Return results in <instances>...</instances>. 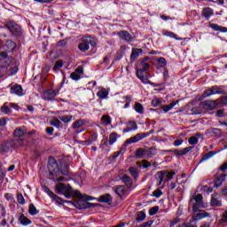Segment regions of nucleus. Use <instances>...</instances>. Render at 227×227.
Segmentation results:
<instances>
[{
    "label": "nucleus",
    "instance_id": "f257e3e1",
    "mask_svg": "<svg viewBox=\"0 0 227 227\" xmlns=\"http://www.w3.org/2000/svg\"><path fill=\"white\" fill-rule=\"evenodd\" d=\"M48 171L50 173V176H58L59 173L64 176H68L70 172L68 171V167L67 165H62L61 168L58 165V161L52 157L49 158L48 160Z\"/></svg>",
    "mask_w": 227,
    "mask_h": 227
},
{
    "label": "nucleus",
    "instance_id": "f03ea898",
    "mask_svg": "<svg viewBox=\"0 0 227 227\" xmlns=\"http://www.w3.org/2000/svg\"><path fill=\"white\" fill-rule=\"evenodd\" d=\"M189 211L193 212L192 223L200 221V193H193L190 199Z\"/></svg>",
    "mask_w": 227,
    "mask_h": 227
},
{
    "label": "nucleus",
    "instance_id": "7ed1b4c3",
    "mask_svg": "<svg viewBox=\"0 0 227 227\" xmlns=\"http://www.w3.org/2000/svg\"><path fill=\"white\" fill-rule=\"evenodd\" d=\"M74 196H76V198H79V201L78 203H82V206H80V209H84V208H91V207H96L95 203H90L88 201H93V200H95V198L91 197V196H88L86 194L82 195V193H81V192L76 191L74 192ZM82 200H84V202H82Z\"/></svg>",
    "mask_w": 227,
    "mask_h": 227
},
{
    "label": "nucleus",
    "instance_id": "20e7f679",
    "mask_svg": "<svg viewBox=\"0 0 227 227\" xmlns=\"http://www.w3.org/2000/svg\"><path fill=\"white\" fill-rule=\"evenodd\" d=\"M55 189L56 192L60 195H64L67 200H70V198H72V194H74V190L70 184H56Z\"/></svg>",
    "mask_w": 227,
    "mask_h": 227
},
{
    "label": "nucleus",
    "instance_id": "39448f33",
    "mask_svg": "<svg viewBox=\"0 0 227 227\" xmlns=\"http://www.w3.org/2000/svg\"><path fill=\"white\" fill-rule=\"evenodd\" d=\"M96 44L95 38L91 35H87L82 39V42L78 44V49L81 52H86V51H90V45L93 47Z\"/></svg>",
    "mask_w": 227,
    "mask_h": 227
},
{
    "label": "nucleus",
    "instance_id": "423d86ee",
    "mask_svg": "<svg viewBox=\"0 0 227 227\" xmlns=\"http://www.w3.org/2000/svg\"><path fill=\"white\" fill-rule=\"evenodd\" d=\"M5 27H7L12 36H20L22 35V28L13 21L7 22Z\"/></svg>",
    "mask_w": 227,
    "mask_h": 227
},
{
    "label": "nucleus",
    "instance_id": "0eeeda50",
    "mask_svg": "<svg viewBox=\"0 0 227 227\" xmlns=\"http://www.w3.org/2000/svg\"><path fill=\"white\" fill-rule=\"evenodd\" d=\"M150 133H138L134 137H129L126 141V145H132L134 143H139V141H143L145 137H148Z\"/></svg>",
    "mask_w": 227,
    "mask_h": 227
},
{
    "label": "nucleus",
    "instance_id": "6e6552de",
    "mask_svg": "<svg viewBox=\"0 0 227 227\" xmlns=\"http://www.w3.org/2000/svg\"><path fill=\"white\" fill-rule=\"evenodd\" d=\"M15 148V142L13 140H8L0 145V152L2 153H8L11 150Z\"/></svg>",
    "mask_w": 227,
    "mask_h": 227
},
{
    "label": "nucleus",
    "instance_id": "1a4fd4ad",
    "mask_svg": "<svg viewBox=\"0 0 227 227\" xmlns=\"http://www.w3.org/2000/svg\"><path fill=\"white\" fill-rule=\"evenodd\" d=\"M222 93H224V90L221 87L215 86L205 90L203 97L205 98L207 97H212V95H221Z\"/></svg>",
    "mask_w": 227,
    "mask_h": 227
},
{
    "label": "nucleus",
    "instance_id": "9d476101",
    "mask_svg": "<svg viewBox=\"0 0 227 227\" xmlns=\"http://www.w3.org/2000/svg\"><path fill=\"white\" fill-rule=\"evenodd\" d=\"M141 54H143V50L142 49L133 48L131 50V54H130V57H129L130 63H134V61H136V59H137V58H139V56H141Z\"/></svg>",
    "mask_w": 227,
    "mask_h": 227
},
{
    "label": "nucleus",
    "instance_id": "9b49d317",
    "mask_svg": "<svg viewBox=\"0 0 227 227\" xmlns=\"http://www.w3.org/2000/svg\"><path fill=\"white\" fill-rule=\"evenodd\" d=\"M54 97H58V92H56V90H45L42 96V98L43 100H52V98H54Z\"/></svg>",
    "mask_w": 227,
    "mask_h": 227
},
{
    "label": "nucleus",
    "instance_id": "f8f14e48",
    "mask_svg": "<svg viewBox=\"0 0 227 227\" xmlns=\"http://www.w3.org/2000/svg\"><path fill=\"white\" fill-rule=\"evenodd\" d=\"M11 93L18 97H24V89H22V86L15 84L11 87Z\"/></svg>",
    "mask_w": 227,
    "mask_h": 227
},
{
    "label": "nucleus",
    "instance_id": "ddd939ff",
    "mask_svg": "<svg viewBox=\"0 0 227 227\" xmlns=\"http://www.w3.org/2000/svg\"><path fill=\"white\" fill-rule=\"evenodd\" d=\"M118 36L120 40H123L124 42H132L133 40L132 35L128 31L118 32Z\"/></svg>",
    "mask_w": 227,
    "mask_h": 227
},
{
    "label": "nucleus",
    "instance_id": "4468645a",
    "mask_svg": "<svg viewBox=\"0 0 227 227\" xmlns=\"http://www.w3.org/2000/svg\"><path fill=\"white\" fill-rule=\"evenodd\" d=\"M201 106L202 107H204V109H207V111H212V109H215V107H217V104L214 100L205 101L201 103Z\"/></svg>",
    "mask_w": 227,
    "mask_h": 227
},
{
    "label": "nucleus",
    "instance_id": "2eb2a0df",
    "mask_svg": "<svg viewBox=\"0 0 227 227\" xmlns=\"http://www.w3.org/2000/svg\"><path fill=\"white\" fill-rule=\"evenodd\" d=\"M97 97H98L100 100H106L109 97V90L101 88V90L98 91Z\"/></svg>",
    "mask_w": 227,
    "mask_h": 227
},
{
    "label": "nucleus",
    "instance_id": "dca6fc26",
    "mask_svg": "<svg viewBox=\"0 0 227 227\" xmlns=\"http://www.w3.org/2000/svg\"><path fill=\"white\" fill-rule=\"evenodd\" d=\"M166 181V174H164V172H158L156 175V184L158 185V187H160V185H162V184H165Z\"/></svg>",
    "mask_w": 227,
    "mask_h": 227
},
{
    "label": "nucleus",
    "instance_id": "f3484780",
    "mask_svg": "<svg viewBox=\"0 0 227 227\" xmlns=\"http://www.w3.org/2000/svg\"><path fill=\"white\" fill-rule=\"evenodd\" d=\"M137 77L141 81V82H143V84H150L148 76L145 75V73H142L141 70H137Z\"/></svg>",
    "mask_w": 227,
    "mask_h": 227
},
{
    "label": "nucleus",
    "instance_id": "a211bd4d",
    "mask_svg": "<svg viewBox=\"0 0 227 227\" xmlns=\"http://www.w3.org/2000/svg\"><path fill=\"white\" fill-rule=\"evenodd\" d=\"M211 205L212 207H221L223 203L221 202V196L219 194L215 193L211 198Z\"/></svg>",
    "mask_w": 227,
    "mask_h": 227
},
{
    "label": "nucleus",
    "instance_id": "6ab92c4d",
    "mask_svg": "<svg viewBox=\"0 0 227 227\" xmlns=\"http://www.w3.org/2000/svg\"><path fill=\"white\" fill-rule=\"evenodd\" d=\"M98 201H99V203H108V205H110V203L113 201V197H111V194L106 193L105 195H101L98 199Z\"/></svg>",
    "mask_w": 227,
    "mask_h": 227
},
{
    "label": "nucleus",
    "instance_id": "aec40b11",
    "mask_svg": "<svg viewBox=\"0 0 227 227\" xmlns=\"http://www.w3.org/2000/svg\"><path fill=\"white\" fill-rule=\"evenodd\" d=\"M129 173L131 175L132 178L137 181V178H139V174L141 173L139 169H137L136 167H129Z\"/></svg>",
    "mask_w": 227,
    "mask_h": 227
},
{
    "label": "nucleus",
    "instance_id": "412c9836",
    "mask_svg": "<svg viewBox=\"0 0 227 227\" xmlns=\"http://www.w3.org/2000/svg\"><path fill=\"white\" fill-rule=\"evenodd\" d=\"M128 125L129 127H127L124 129H122L123 134H127V132H132V130L137 129V124H136V121H129L128 122Z\"/></svg>",
    "mask_w": 227,
    "mask_h": 227
},
{
    "label": "nucleus",
    "instance_id": "4be33fe9",
    "mask_svg": "<svg viewBox=\"0 0 227 227\" xmlns=\"http://www.w3.org/2000/svg\"><path fill=\"white\" fill-rule=\"evenodd\" d=\"M115 192L118 196H120V198H124L127 196V189L123 185L118 186L115 189Z\"/></svg>",
    "mask_w": 227,
    "mask_h": 227
},
{
    "label": "nucleus",
    "instance_id": "5701e85b",
    "mask_svg": "<svg viewBox=\"0 0 227 227\" xmlns=\"http://www.w3.org/2000/svg\"><path fill=\"white\" fill-rule=\"evenodd\" d=\"M225 180H226V175H222L218 176L215 182L214 187L217 189L218 187L222 186L223 184H224Z\"/></svg>",
    "mask_w": 227,
    "mask_h": 227
},
{
    "label": "nucleus",
    "instance_id": "b1692460",
    "mask_svg": "<svg viewBox=\"0 0 227 227\" xmlns=\"http://www.w3.org/2000/svg\"><path fill=\"white\" fill-rule=\"evenodd\" d=\"M145 155H147V159H152L157 155V148L156 147H149L145 151Z\"/></svg>",
    "mask_w": 227,
    "mask_h": 227
},
{
    "label": "nucleus",
    "instance_id": "393cba45",
    "mask_svg": "<svg viewBox=\"0 0 227 227\" xmlns=\"http://www.w3.org/2000/svg\"><path fill=\"white\" fill-rule=\"evenodd\" d=\"M121 182H123V184H125L126 187H128V189H130V187H132V177L125 175L121 178Z\"/></svg>",
    "mask_w": 227,
    "mask_h": 227
},
{
    "label": "nucleus",
    "instance_id": "a878e982",
    "mask_svg": "<svg viewBox=\"0 0 227 227\" xmlns=\"http://www.w3.org/2000/svg\"><path fill=\"white\" fill-rule=\"evenodd\" d=\"M150 69V64L145 62V60H142L139 64V68L137 70H141L142 74H145V72H148Z\"/></svg>",
    "mask_w": 227,
    "mask_h": 227
},
{
    "label": "nucleus",
    "instance_id": "bb28decb",
    "mask_svg": "<svg viewBox=\"0 0 227 227\" xmlns=\"http://www.w3.org/2000/svg\"><path fill=\"white\" fill-rule=\"evenodd\" d=\"M59 119L60 120V121H63V123H70V121L75 120V117H74V115H61L59 116Z\"/></svg>",
    "mask_w": 227,
    "mask_h": 227
},
{
    "label": "nucleus",
    "instance_id": "cd10ccee",
    "mask_svg": "<svg viewBox=\"0 0 227 227\" xmlns=\"http://www.w3.org/2000/svg\"><path fill=\"white\" fill-rule=\"evenodd\" d=\"M19 221L22 226H29L31 224V220L29 218L26 217L24 215H21L19 218Z\"/></svg>",
    "mask_w": 227,
    "mask_h": 227
},
{
    "label": "nucleus",
    "instance_id": "c85d7f7f",
    "mask_svg": "<svg viewBox=\"0 0 227 227\" xmlns=\"http://www.w3.org/2000/svg\"><path fill=\"white\" fill-rule=\"evenodd\" d=\"M43 189L46 194L52 200H59V197L58 195L54 194V192H51V189H49L46 185L43 186Z\"/></svg>",
    "mask_w": 227,
    "mask_h": 227
},
{
    "label": "nucleus",
    "instance_id": "c756f323",
    "mask_svg": "<svg viewBox=\"0 0 227 227\" xmlns=\"http://www.w3.org/2000/svg\"><path fill=\"white\" fill-rule=\"evenodd\" d=\"M15 47H17V44L15 42L12 40H8L5 42L4 48L7 49L8 51H15Z\"/></svg>",
    "mask_w": 227,
    "mask_h": 227
},
{
    "label": "nucleus",
    "instance_id": "7c9ffc66",
    "mask_svg": "<svg viewBox=\"0 0 227 227\" xmlns=\"http://www.w3.org/2000/svg\"><path fill=\"white\" fill-rule=\"evenodd\" d=\"M83 125H86V120L80 119L73 123L72 128L77 129H81V127H83Z\"/></svg>",
    "mask_w": 227,
    "mask_h": 227
},
{
    "label": "nucleus",
    "instance_id": "2f4dec72",
    "mask_svg": "<svg viewBox=\"0 0 227 227\" xmlns=\"http://www.w3.org/2000/svg\"><path fill=\"white\" fill-rule=\"evenodd\" d=\"M192 148H193V146H188V147L184 148V149L176 150V153L177 155H181V156L187 155V153H189V152L191 150H192Z\"/></svg>",
    "mask_w": 227,
    "mask_h": 227
},
{
    "label": "nucleus",
    "instance_id": "473e14b6",
    "mask_svg": "<svg viewBox=\"0 0 227 227\" xmlns=\"http://www.w3.org/2000/svg\"><path fill=\"white\" fill-rule=\"evenodd\" d=\"M26 134V128H18L14 130L15 137H22Z\"/></svg>",
    "mask_w": 227,
    "mask_h": 227
},
{
    "label": "nucleus",
    "instance_id": "72a5a7b5",
    "mask_svg": "<svg viewBox=\"0 0 227 227\" xmlns=\"http://www.w3.org/2000/svg\"><path fill=\"white\" fill-rule=\"evenodd\" d=\"M176 104H178V101L177 102H172L169 105H165V106H161V109L165 114L169 113V111H171V109H173V107H175V106H176Z\"/></svg>",
    "mask_w": 227,
    "mask_h": 227
},
{
    "label": "nucleus",
    "instance_id": "f704fd0d",
    "mask_svg": "<svg viewBox=\"0 0 227 227\" xmlns=\"http://www.w3.org/2000/svg\"><path fill=\"white\" fill-rule=\"evenodd\" d=\"M134 109L138 114H145V106H143L141 103H136Z\"/></svg>",
    "mask_w": 227,
    "mask_h": 227
},
{
    "label": "nucleus",
    "instance_id": "c9c22d12",
    "mask_svg": "<svg viewBox=\"0 0 227 227\" xmlns=\"http://www.w3.org/2000/svg\"><path fill=\"white\" fill-rule=\"evenodd\" d=\"M214 14V11H212V9L210 7H207L203 10L202 12V15L206 18V19H210V17H212V15Z\"/></svg>",
    "mask_w": 227,
    "mask_h": 227
},
{
    "label": "nucleus",
    "instance_id": "e433bc0d",
    "mask_svg": "<svg viewBox=\"0 0 227 227\" xmlns=\"http://www.w3.org/2000/svg\"><path fill=\"white\" fill-rule=\"evenodd\" d=\"M9 103H5L3 106H1L0 111L4 114H10L12 113V108L10 107Z\"/></svg>",
    "mask_w": 227,
    "mask_h": 227
},
{
    "label": "nucleus",
    "instance_id": "4c0bfd02",
    "mask_svg": "<svg viewBox=\"0 0 227 227\" xmlns=\"http://www.w3.org/2000/svg\"><path fill=\"white\" fill-rule=\"evenodd\" d=\"M145 155H146V151L143 148H138L136 151V156L137 157V159H143V157H145Z\"/></svg>",
    "mask_w": 227,
    "mask_h": 227
},
{
    "label": "nucleus",
    "instance_id": "58836bf2",
    "mask_svg": "<svg viewBox=\"0 0 227 227\" xmlns=\"http://www.w3.org/2000/svg\"><path fill=\"white\" fill-rule=\"evenodd\" d=\"M163 36H168V38H174L175 40H179V41L182 40V38H177L175 33L169 32V31H164Z\"/></svg>",
    "mask_w": 227,
    "mask_h": 227
},
{
    "label": "nucleus",
    "instance_id": "ea45409f",
    "mask_svg": "<svg viewBox=\"0 0 227 227\" xmlns=\"http://www.w3.org/2000/svg\"><path fill=\"white\" fill-rule=\"evenodd\" d=\"M146 219V214L143 211L139 212L137 216V223H141Z\"/></svg>",
    "mask_w": 227,
    "mask_h": 227
},
{
    "label": "nucleus",
    "instance_id": "a19ab883",
    "mask_svg": "<svg viewBox=\"0 0 227 227\" xmlns=\"http://www.w3.org/2000/svg\"><path fill=\"white\" fill-rule=\"evenodd\" d=\"M165 175V181L169 182V180H173V176H175L176 173L175 171H171V172H163Z\"/></svg>",
    "mask_w": 227,
    "mask_h": 227
},
{
    "label": "nucleus",
    "instance_id": "79ce46f5",
    "mask_svg": "<svg viewBox=\"0 0 227 227\" xmlns=\"http://www.w3.org/2000/svg\"><path fill=\"white\" fill-rule=\"evenodd\" d=\"M116 141H118V135L116 133L110 134V136H109V145H113Z\"/></svg>",
    "mask_w": 227,
    "mask_h": 227
},
{
    "label": "nucleus",
    "instance_id": "37998d69",
    "mask_svg": "<svg viewBox=\"0 0 227 227\" xmlns=\"http://www.w3.org/2000/svg\"><path fill=\"white\" fill-rule=\"evenodd\" d=\"M28 214H30V215H36V214H38V210H36V207H35L34 204H30Z\"/></svg>",
    "mask_w": 227,
    "mask_h": 227
},
{
    "label": "nucleus",
    "instance_id": "c03bdc74",
    "mask_svg": "<svg viewBox=\"0 0 227 227\" xmlns=\"http://www.w3.org/2000/svg\"><path fill=\"white\" fill-rule=\"evenodd\" d=\"M198 136H200V134L191 137L188 140L189 145H196L198 143V141H200V137H198Z\"/></svg>",
    "mask_w": 227,
    "mask_h": 227
},
{
    "label": "nucleus",
    "instance_id": "a18cd8bd",
    "mask_svg": "<svg viewBox=\"0 0 227 227\" xmlns=\"http://www.w3.org/2000/svg\"><path fill=\"white\" fill-rule=\"evenodd\" d=\"M98 137L97 134H92L89 137V139L86 141L87 145H91L97 141Z\"/></svg>",
    "mask_w": 227,
    "mask_h": 227
},
{
    "label": "nucleus",
    "instance_id": "49530a36",
    "mask_svg": "<svg viewBox=\"0 0 227 227\" xmlns=\"http://www.w3.org/2000/svg\"><path fill=\"white\" fill-rule=\"evenodd\" d=\"M101 121L105 125H111V117L109 115H103Z\"/></svg>",
    "mask_w": 227,
    "mask_h": 227
},
{
    "label": "nucleus",
    "instance_id": "de8ad7c7",
    "mask_svg": "<svg viewBox=\"0 0 227 227\" xmlns=\"http://www.w3.org/2000/svg\"><path fill=\"white\" fill-rule=\"evenodd\" d=\"M158 65L161 68H164V67H166V65H168V61H166L165 58L161 57V58L158 59Z\"/></svg>",
    "mask_w": 227,
    "mask_h": 227
},
{
    "label": "nucleus",
    "instance_id": "09e8293b",
    "mask_svg": "<svg viewBox=\"0 0 227 227\" xmlns=\"http://www.w3.org/2000/svg\"><path fill=\"white\" fill-rule=\"evenodd\" d=\"M17 72H19V67H12L8 71L9 77H12V76L15 75L17 74Z\"/></svg>",
    "mask_w": 227,
    "mask_h": 227
},
{
    "label": "nucleus",
    "instance_id": "8fccbe9b",
    "mask_svg": "<svg viewBox=\"0 0 227 227\" xmlns=\"http://www.w3.org/2000/svg\"><path fill=\"white\" fill-rule=\"evenodd\" d=\"M214 155H215V153L214 152H209L208 153L205 154L200 162H203V160H208V159H210L211 157H214Z\"/></svg>",
    "mask_w": 227,
    "mask_h": 227
},
{
    "label": "nucleus",
    "instance_id": "3c124183",
    "mask_svg": "<svg viewBox=\"0 0 227 227\" xmlns=\"http://www.w3.org/2000/svg\"><path fill=\"white\" fill-rule=\"evenodd\" d=\"M62 67H63V61L58 60L53 67V70L56 72L58 70H59V68H62Z\"/></svg>",
    "mask_w": 227,
    "mask_h": 227
},
{
    "label": "nucleus",
    "instance_id": "603ef678",
    "mask_svg": "<svg viewBox=\"0 0 227 227\" xmlns=\"http://www.w3.org/2000/svg\"><path fill=\"white\" fill-rule=\"evenodd\" d=\"M205 217H210V214L203 209L200 210V219H205Z\"/></svg>",
    "mask_w": 227,
    "mask_h": 227
},
{
    "label": "nucleus",
    "instance_id": "864d4df0",
    "mask_svg": "<svg viewBox=\"0 0 227 227\" xmlns=\"http://www.w3.org/2000/svg\"><path fill=\"white\" fill-rule=\"evenodd\" d=\"M18 203L20 205H25L26 204V199H24V196L21 193H19L17 196Z\"/></svg>",
    "mask_w": 227,
    "mask_h": 227
},
{
    "label": "nucleus",
    "instance_id": "5fc2aeb1",
    "mask_svg": "<svg viewBox=\"0 0 227 227\" xmlns=\"http://www.w3.org/2000/svg\"><path fill=\"white\" fill-rule=\"evenodd\" d=\"M208 204L203 200V196L200 195V208H207Z\"/></svg>",
    "mask_w": 227,
    "mask_h": 227
},
{
    "label": "nucleus",
    "instance_id": "6e6d98bb",
    "mask_svg": "<svg viewBox=\"0 0 227 227\" xmlns=\"http://www.w3.org/2000/svg\"><path fill=\"white\" fill-rule=\"evenodd\" d=\"M70 77L73 81H79L81 79V74H79L75 72H73V73H71Z\"/></svg>",
    "mask_w": 227,
    "mask_h": 227
},
{
    "label": "nucleus",
    "instance_id": "4d7b16f0",
    "mask_svg": "<svg viewBox=\"0 0 227 227\" xmlns=\"http://www.w3.org/2000/svg\"><path fill=\"white\" fill-rule=\"evenodd\" d=\"M159 212V206H155L149 210V215H155Z\"/></svg>",
    "mask_w": 227,
    "mask_h": 227
},
{
    "label": "nucleus",
    "instance_id": "13d9d810",
    "mask_svg": "<svg viewBox=\"0 0 227 227\" xmlns=\"http://www.w3.org/2000/svg\"><path fill=\"white\" fill-rule=\"evenodd\" d=\"M162 104V100L159 99V98H156V99H153L152 101V106L153 107H159V106H160Z\"/></svg>",
    "mask_w": 227,
    "mask_h": 227
},
{
    "label": "nucleus",
    "instance_id": "bf43d9fd",
    "mask_svg": "<svg viewBox=\"0 0 227 227\" xmlns=\"http://www.w3.org/2000/svg\"><path fill=\"white\" fill-rule=\"evenodd\" d=\"M153 198H160V196H162V191H160V189H157V190L153 191Z\"/></svg>",
    "mask_w": 227,
    "mask_h": 227
},
{
    "label": "nucleus",
    "instance_id": "052dcab7",
    "mask_svg": "<svg viewBox=\"0 0 227 227\" xmlns=\"http://www.w3.org/2000/svg\"><path fill=\"white\" fill-rule=\"evenodd\" d=\"M201 192H207V194H210V192H213V189L211 187H207V186H203L200 189Z\"/></svg>",
    "mask_w": 227,
    "mask_h": 227
},
{
    "label": "nucleus",
    "instance_id": "680f3d73",
    "mask_svg": "<svg viewBox=\"0 0 227 227\" xmlns=\"http://www.w3.org/2000/svg\"><path fill=\"white\" fill-rule=\"evenodd\" d=\"M51 125L53 127H56V129H59V127H61V121H59V119H55L52 122Z\"/></svg>",
    "mask_w": 227,
    "mask_h": 227
},
{
    "label": "nucleus",
    "instance_id": "e2e57ef3",
    "mask_svg": "<svg viewBox=\"0 0 227 227\" xmlns=\"http://www.w3.org/2000/svg\"><path fill=\"white\" fill-rule=\"evenodd\" d=\"M152 167V163L147 162L146 160H142V168H144V169H148V168Z\"/></svg>",
    "mask_w": 227,
    "mask_h": 227
},
{
    "label": "nucleus",
    "instance_id": "0e129e2a",
    "mask_svg": "<svg viewBox=\"0 0 227 227\" xmlns=\"http://www.w3.org/2000/svg\"><path fill=\"white\" fill-rule=\"evenodd\" d=\"M8 106L11 107V109H14V111H20V106L15 103H9Z\"/></svg>",
    "mask_w": 227,
    "mask_h": 227
},
{
    "label": "nucleus",
    "instance_id": "69168bd1",
    "mask_svg": "<svg viewBox=\"0 0 227 227\" xmlns=\"http://www.w3.org/2000/svg\"><path fill=\"white\" fill-rule=\"evenodd\" d=\"M1 63L5 64L4 67H8L12 64V59H10V57H7L5 59H1Z\"/></svg>",
    "mask_w": 227,
    "mask_h": 227
},
{
    "label": "nucleus",
    "instance_id": "338daca9",
    "mask_svg": "<svg viewBox=\"0 0 227 227\" xmlns=\"http://www.w3.org/2000/svg\"><path fill=\"white\" fill-rule=\"evenodd\" d=\"M75 74H78L80 75H82V74H84V68L82 66H79L75 70H74Z\"/></svg>",
    "mask_w": 227,
    "mask_h": 227
},
{
    "label": "nucleus",
    "instance_id": "774afa93",
    "mask_svg": "<svg viewBox=\"0 0 227 227\" xmlns=\"http://www.w3.org/2000/svg\"><path fill=\"white\" fill-rule=\"evenodd\" d=\"M152 224H153V220L145 222V223H142L139 227H152Z\"/></svg>",
    "mask_w": 227,
    "mask_h": 227
}]
</instances>
